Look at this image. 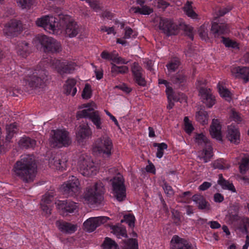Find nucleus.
<instances>
[{
	"instance_id": "1",
	"label": "nucleus",
	"mask_w": 249,
	"mask_h": 249,
	"mask_svg": "<svg viewBox=\"0 0 249 249\" xmlns=\"http://www.w3.org/2000/svg\"><path fill=\"white\" fill-rule=\"evenodd\" d=\"M37 165L33 155H23L17 161V176L26 182L33 181L36 173Z\"/></svg>"
},
{
	"instance_id": "2",
	"label": "nucleus",
	"mask_w": 249,
	"mask_h": 249,
	"mask_svg": "<svg viewBox=\"0 0 249 249\" xmlns=\"http://www.w3.org/2000/svg\"><path fill=\"white\" fill-rule=\"evenodd\" d=\"M104 186L99 181L92 187H87L84 194V198L91 204H100L104 200Z\"/></svg>"
},
{
	"instance_id": "3",
	"label": "nucleus",
	"mask_w": 249,
	"mask_h": 249,
	"mask_svg": "<svg viewBox=\"0 0 249 249\" xmlns=\"http://www.w3.org/2000/svg\"><path fill=\"white\" fill-rule=\"evenodd\" d=\"M60 26L65 29L66 36L70 37L76 36L80 31L77 23L69 16L62 14L58 15Z\"/></svg>"
},
{
	"instance_id": "4",
	"label": "nucleus",
	"mask_w": 249,
	"mask_h": 249,
	"mask_svg": "<svg viewBox=\"0 0 249 249\" xmlns=\"http://www.w3.org/2000/svg\"><path fill=\"white\" fill-rule=\"evenodd\" d=\"M53 135L50 139V143L53 147L68 146L71 142L69 133L66 130H53Z\"/></svg>"
},
{
	"instance_id": "5",
	"label": "nucleus",
	"mask_w": 249,
	"mask_h": 249,
	"mask_svg": "<svg viewBox=\"0 0 249 249\" xmlns=\"http://www.w3.org/2000/svg\"><path fill=\"white\" fill-rule=\"evenodd\" d=\"M46 71H36L24 78L25 86L32 89L40 88L47 80Z\"/></svg>"
},
{
	"instance_id": "6",
	"label": "nucleus",
	"mask_w": 249,
	"mask_h": 249,
	"mask_svg": "<svg viewBox=\"0 0 249 249\" xmlns=\"http://www.w3.org/2000/svg\"><path fill=\"white\" fill-rule=\"evenodd\" d=\"M37 41L41 45L45 53H57L61 51V44L55 39L45 35H38Z\"/></svg>"
},
{
	"instance_id": "7",
	"label": "nucleus",
	"mask_w": 249,
	"mask_h": 249,
	"mask_svg": "<svg viewBox=\"0 0 249 249\" xmlns=\"http://www.w3.org/2000/svg\"><path fill=\"white\" fill-rule=\"evenodd\" d=\"M76 117L77 120L81 118H88L97 129H101L103 128L101 116L98 110L94 109L80 110L77 112Z\"/></svg>"
},
{
	"instance_id": "8",
	"label": "nucleus",
	"mask_w": 249,
	"mask_h": 249,
	"mask_svg": "<svg viewBox=\"0 0 249 249\" xmlns=\"http://www.w3.org/2000/svg\"><path fill=\"white\" fill-rule=\"evenodd\" d=\"M111 181L112 190L114 197L118 201H123L126 198V189L124 179L122 176L115 177L110 180Z\"/></svg>"
},
{
	"instance_id": "9",
	"label": "nucleus",
	"mask_w": 249,
	"mask_h": 249,
	"mask_svg": "<svg viewBox=\"0 0 249 249\" xmlns=\"http://www.w3.org/2000/svg\"><path fill=\"white\" fill-rule=\"evenodd\" d=\"M78 171L84 176L89 177L96 174L97 168L94 163L89 158L84 156L79 157L78 160Z\"/></svg>"
},
{
	"instance_id": "10",
	"label": "nucleus",
	"mask_w": 249,
	"mask_h": 249,
	"mask_svg": "<svg viewBox=\"0 0 249 249\" xmlns=\"http://www.w3.org/2000/svg\"><path fill=\"white\" fill-rule=\"evenodd\" d=\"M58 19L53 16H46L44 17L38 18L36 21V24L39 27L43 28L46 31L54 34L56 30V27L59 22H58Z\"/></svg>"
},
{
	"instance_id": "11",
	"label": "nucleus",
	"mask_w": 249,
	"mask_h": 249,
	"mask_svg": "<svg viewBox=\"0 0 249 249\" xmlns=\"http://www.w3.org/2000/svg\"><path fill=\"white\" fill-rule=\"evenodd\" d=\"M51 67L55 69L57 72L62 75L64 73H71L72 72L76 66L74 62H68L67 61H61L57 59H53L51 62Z\"/></svg>"
},
{
	"instance_id": "12",
	"label": "nucleus",
	"mask_w": 249,
	"mask_h": 249,
	"mask_svg": "<svg viewBox=\"0 0 249 249\" xmlns=\"http://www.w3.org/2000/svg\"><path fill=\"white\" fill-rule=\"evenodd\" d=\"M80 183L78 178L74 176L70 177L69 180L65 182L61 187L62 192L65 195L72 196L78 193Z\"/></svg>"
},
{
	"instance_id": "13",
	"label": "nucleus",
	"mask_w": 249,
	"mask_h": 249,
	"mask_svg": "<svg viewBox=\"0 0 249 249\" xmlns=\"http://www.w3.org/2000/svg\"><path fill=\"white\" fill-rule=\"evenodd\" d=\"M112 148L111 141L108 138L98 139L95 142V146L93 150L99 154H106L107 156L111 155Z\"/></svg>"
},
{
	"instance_id": "14",
	"label": "nucleus",
	"mask_w": 249,
	"mask_h": 249,
	"mask_svg": "<svg viewBox=\"0 0 249 249\" xmlns=\"http://www.w3.org/2000/svg\"><path fill=\"white\" fill-rule=\"evenodd\" d=\"M159 28L168 36L176 35L178 33V26L171 19L160 18Z\"/></svg>"
},
{
	"instance_id": "15",
	"label": "nucleus",
	"mask_w": 249,
	"mask_h": 249,
	"mask_svg": "<svg viewBox=\"0 0 249 249\" xmlns=\"http://www.w3.org/2000/svg\"><path fill=\"white\" fill-rule=\"evenodd\" d=\"M57 208L58 209L60 213L63 216L68 215L69 213H74L78 209L77 204L69 200H58L55 203Z\"/></svg>"
},
{
	"instance_id": "16",
	"label": "nucleus",
	"mask_w": 249,
	"mask_h": 249,
	"mask_svg": "<svg viewBox=\"0 0 249 249\" xmlns=\"http://www.w3.org/2000/svg\"><path fill=\"white\" fill-rule=\"evenodd\" d=\"M109 219L107 216L90 217L83 224L85 230L88 232L93 231L98 227L104 224Z\"/></svg>"
},
{
	"instance_id": "17",
	"label": "nucleus",
	"mask_w": 249,
	"mask_h": 249,
	"mask_svg": "<svg viewBox=\"0 0 249 249\" xmlns=\"http://www.w3.org/2000/svg\"><path fill=\"white\" fill-rule=\"evenodd\" d=\"M211 32L214 37H218L228 34L230 32V26L225 23L213 22L212 23Z\"/></svg>"
},
{
	"instance_id": "18",
	"label": "nucleus",
	"mask_w": 249,
	"mask_h": 249,
	"mask_svg": "<svg viewBox=\"0 0 249 249\" xmlns=\"http://www.w3.org/2000/svg\"><path fill=\"white\" fill-rule=\"evenodd\" d=\"M199 94L201 95L202 101L209 107H212L214 104V100L213 97L210 89L200 87Z\"/></svg>"
},
{
	"instance_id": "19",
	"label": "nucleus",
	"mask_w": 249,
	"mask_h": 249,
	"mask_svg": "<svg viewBox=\"0 0 249 249\" xmlns=\"http://www.w3.org/2000/svg\"><path fill=\"white\" fill-rule=\"evenodd\" d=\"M62 155L55 154L49 159V164L51 167L57 170H63L66 167V160L62 161Z\"/></svg>"
},
{
	"instance_id": "20",
	"label": "nucleus",
	"mask_w": 249,
	"mask_h": 249,
	"mask_svg": "<svg viewBox=\"0 0 249 249\" xmlns=\"http://www.w3.org/2000/svg\"><path fill=\"white\" fill-rule=\"evenodd\" d=\"M240 134L238 128L232 125L228 127L226 138L231 142L235 144H239L240 142Z\"/></svg>"
},
{
	"instance_id": "21",
	"label": "nucleus",
	"mask_w": 249,
	"mask_h": 249,
	"mask_svg": "<svg viewBox=\"0 0 249 249\" xmlns=\"http://www.w3.org/2000/svg\"><path fill=\"white\" fill-rule=\"evenodd\" d=\"M221 129V126L219 121L217 119H213L210 126V133L213 138L219 141L222 140Z\"/></svg>"
},
{
	"instance_id": "22",
	"label": "nucleus",
	"mask_w": 249,
	"mask_h": 249,
	"mask_svg": "<svg viewBox=\"0 0 249 249\" xmlns=\"http://www.w3.org/2000/svg\"><path fill=\"white\" fill-rule=\"evenodd\" d=\"M56 226L62 232L71 234L77 230V226L64 221H56Z\"/></svg>"
},
{
	"instance_id": "23",
	"label": "nucleus",
	"mask_w": 249,
	"mask_h": 249,
	"mask_svg": "<svg viewBox=\"0 0 249 249\" xmlns=\"http://www.w3.org/2000/svg\"><path fill=\"white\" fill-rule=\"evenodd\" d=\"M233 73L235 74V76L239 78L243 79L245 82L249 81V68L246 67H236L232 69Z\"/></svg>"
},
{
	"instance_id": "24",
	"label": "nucleus",
	"mask_w": 249,
	"mask_h": 249,
	"mask_svg": "<svg viewBox=\"0 0 249 249\" xmlns=\"http://www.w3.org/2000/svg\"><path fill=\"white\" fill-rule=\"evenodd\" d=\"M192 200L197 204L198 208L201 210L208 211L211 210L210 203L206 201L203 196L195 195L192 197Z\"/></svg>"
},
{
	"instance_id": "25",
	"label": "nucleus",
	"mask_w": 249,
	"mask_h": 249,
	"mask_svg": "<svg viewBox=\"0 0 249 249\" xmlns=\"http://www.w3.org/2000/svg\"><path fill=\"white\" fill-rule=\"evenodd\" d=\"M18 144L19 147L22 149L34 148L36 144V142L34 139L25 136L19 140Z\"/></svg>"
},
{
	"instance_id": "26",
	"label": "nucleus",
	"mask_w": 249,
	"mask_h": 249,
	"mask_svg": "<svg viewBox=\"0 0 249 249\" xmlns=\"http://www.w3.org/2000/svg\"><path fill=\"white\" fill-rule=\"evenodd\" d=\"M91 133V129L88 124L80 125L76 133V137L78 141H82L84 139L89 138Z\"/></svg>"
},
{
	"instance_id": "27",
	"label": "nucleus",
	"mask_w": 249,
	"mask_h": 249,
	"mask_svg": "<svg viewBox=\"0 0 249 249\" xmlns=\"http://www.w3.org/2000/svg\"><path fill=\"white\" fill-rule=\"evenodd\" d=\"M75 84L76 80L74 79H68L64 86V93L67 95L71 94L74 96L77 92Z\"/></svg>"
},
{
	"instance_id": "28",
	"label": "nucleus",
	"mask_w": 249,
	"mask_h": 249,
	"mask_svg": "<svg viewBox=\"0 0 249 249\" xmlns=\"http://www.w3.org/2000/svg\"><path fill=\"white\" fill-rule=\"evenodd\" d=\"M175 239V243L172 249H192V246L187 241L183 239H178V236H174L171 242Z\"/></svg>"
},
{
	"instance_id": "29",
	"label": "nucleus",
	"mask_w": 249,
	"mask_h": 249,
	"mask_svg": "<svg viewBox=\"0 0 249 249\" xmlns=\"http://www.w3.org/2000/svg\"><path fill=\"white\" fill-rule=\"evenodd\" d=\"M15 32L16 21L13 20L5 25L3 29V33L7 37L11 38L15 36Z\"/></svg>"
},
{
	"instance_id": "30",
	"label": "nucleus",
	"mask_w": 249,
	"mask_h": 249,
	"mask_svg": "<svg viewBox=\"0 0 249 249\" xmlns=\"http://www.w3.org/2000/svg\"><path fill=\"white\" fill-rule=\"evenodd\" d=\"M110 229L112 230L111 232L115 234L118 238H120L121 236L127 237L126 230L124 226L112 225L110 226Z\"/></svg>"
},
{
	"instance_id": "31",
	"label": "nucleus",
	"mask_w": 249,
	"mask_h": 249,
	"mask_svg": "<svg viewBox=\"0 0 249 249\" xmlns=\"http://www.w3.org/2000/svg\"><path fill=\"white\" fill-rule=\"evenodd\" d=\"M218 177V183L221 186L223 189H228L232 192H235L236 190L232 183H231L228 181L225 180L223 178L222 174H219Z\"/></svg>"
},
{
	"instance_id": "32",
	"label": "nucleus",
	"mask_w": 249,
	"mask_h": 249,
	"mask_svg": "<svg viewBox=\"0 0 249 249\" xmlns=\"http://www.w3.org/2000/svg\"><path fill=\"white\" fill-rule=\"evenodd\" d=\"M103 249H119L118 245L115 241L109 237H106L101 245Z\"/></svg>"
},
{
	"instance_id": "33",
	"label": "nucleus",
	"mask_w": 249,
	"mask_h": 249,
	"mask_svg": "<svg viewBox=\"0 0 249 249\" xmlns=\"http://www.w3.org/2000/svg\"><path fill=\"white\" fill-rule=\"evenodd\" d=\"M111 72L113 76H115L118 74H124L128 71V68L125 66H117L111 63Z\"/></svg>"
},
{
	"instance_id": "34",
	"label": "nucleus",
	"mask_w": 249,
	"mask_h": 249,
	"mask_svg": "<svg viewBox=\"0 0 249 249\" xmlns=\"http://www.w3.org/2000/svg\"><path fill=\"white\" fill-rule=\"evenodd\" d=\"M192 2L187 1L186 3L183 7V9L185 13L189 17L192 18H196L197 17V14L193 10L192 6Z\"/></svg>"
},
{
	"instance_id": "35",
	"label": "nucleus",
	"mask_w": 249,
	"mask_h": 249,
	"mask_svg": "<svg viewBox=\"0 0 249 249\" xmlns=\"http://www.w3.org/2000/svg\"><path fill=\"white\" fill-rule=\"evenodd\" d=\"M28 44L26 42H22L18 44V53L22 57L25 58L29 54Z\"/></svg>"
},
{
	"instance_id": "36",
	"label": "nucleus",
	"mask_w": 249,
	"mask_h": 249,
	"mask_svg": "<svg viewBox=\"0 0 249 249\" xmlns=\"http://www.w3.org/2000/svg\"><path fill=\"white\" fill-rule=\"evenodd\" d=\"M196 120L203 125L208 123V113L204 110L201 109L198 111L196 113Z\"/></svg>"
},
{
	"instance_id": "37",
	"label": "nucleus",
	"mask_w": 249,
	"mask_h": 249,
	"mask_svg": "<svg viewBox=\"0 0 249 249\" xmlns=\"http://www.w3.org/2000/svg\"><path fill=\"white\" fill-rule=\"evenodd\" d=\"M179 29L183 30L185 35L187 36L192 40H193V28L192 26L184 23H180L178 26V30Z\"/></svg>"
},
{
	"instance_id": "38",
	"label": "nucleus",
	"mask_w": 249,
	"mask_h": 249,
	"mask_svg": "<svg viewBox=\"0 0 249 249\" xmlns=\"http://www.w3.org/2000/svg\"><path fill=\"white\" fill-rule=\"evenodd\" d=\"M202 155V156L201 157H198L199 159L203 160L204 162H207L213 156L212 147L209 146L208 148L203 149Z\"/></svg>"
},
{
	"instance_id": "39",
	"label": "nucleus",
	"mask_w": 249,
	"mask_h": 249,
	"mask_svg": "<svg viewBox=\"0 0 249 249\" xmlns=\"http://www.w3.org/2000/svg\"><path fill=\"white\" fill-rule=\"evenodd\" d=\"M217 88L221 96L224 98L226 100L230 102L231 100V93L230 90L223 86H221L219 84H218Z\"/></svg>"
},
{
	"instance_id": "40",
	"label": "nucleus",
	"mask_w": 249,
	"mask_h": 249,
	"mask_svg": "<svg viewBox=\"0 0 249 249\" xmlns=\"http://www.w3.org/2000/svg\"><path fill=\"white\" fill-rule=\"evenodd\" d=\"M142 8L139 7H132L131 10L135 13H139L143 15H149L153 12V10L146 5H141Z\"/></svg>"
},
{
	"instance_id": "41",
	"label": "nucleus",
	"mask_w": 249,
	"mask_h": 249,
	"mask_svg": "<svg viewBox=\"0 0 249 249\" xmlns=\"http://www.w3.org/2000/svg\"><path fill=\"white\" fill-rule=\"evenodd\" d=\"M122 249H138V244L136 239L129 238L124 242Z\"/></svg>"
},
{
	"instance_id": "42",
	"label": "nucleus",
	"mask_w": 249,
	"mask_h": 249,
	"mask_svg": "<svg viewBox=\"0 0 249 249\" xmlns=\"http://www.w3.org/2000/svg\"><path fill=\"white\" fill-rule=\"evenodd\" d=\"M171 80L174 84L179 86L186 80V77L182 73H177L172 77Z\"/></svg>"
},
{
	"instance_id": "43",
	"label": "nucleus",
	"mask_w": 249,
	"mask_h": 249,
	"mask_svg": "<svg viewBox=\"0 0 249 249\" xmlns=\"http://www.w3.org/2000/svg\"><path fill=\"white\" fill-rule=\"evenodd\" d=\"M180 61L178 59H175L171 60L166 65L169 72L175 71L180 65Z\"/></svg>"
},
{
	"instance_id": "44",
	"label": "nucleus",
	"mask_w": 249,
	"mask_h": 249,
	"mask_svg": "<svg viewBox=\"0 0 249 249\" xmlns=\"http://www.w3.org/2000/svg\"><path fill=\"white\" fill-rule=\"evenodd\" d=\"M154 147H157V152L156 153V156L157 158L160 159L163 155V150L167 149L168 146L164 142L159 143L154 142L153 143Z\"/></svg>"
},
{
	"instance_id": "45",
	"label": "nucleus",
	"mask_w": 249,
	"mask_h": 249,
	"mask_svg": "<svg viewBox=\"0 0 249 249\" xmlns=\"http://www.w3.org/2000/svg\"><path fill=\"white\" fill-rule=\"evenodd\" d=\"M17 2L21 9H29L33 5L34 0H17Z\"/></svg>"
},
{
	"instance_id": "46",
	"label": "nucleus",
	"mask_w": 249,
	"mask_h": 249,
	"mask_svg": "<svg viewBox=\"0 0 249 249\" xmlns=\"http://www.w3.org/2000/svg\"><path fill=\"white\" fill-rule=\"evenodd\" d=\"M213 166L214 168L219 169H228L230 167V165L225 163V160L223 159H220L215 160L213 163Z\"/></svg>"
},
{
	"instance_id": "47",
	"label": "nucleus",
	"mask_w": 249,
	"mask_h": 249,
	"mask_svg": "<svg viewBox=\"0 0 249 249\" xmlns=\"http://www.w3.org/2000/svg\"><path fill=\"white\" fill-rule=\"evenodd\" d=\"M198 34L201 38L207 41L209 40L207 27L205 25L201 26L198 30Z\"/></svg>"
},
{
	"instance_id": "48",
	"label": "nucleus",
	"mask_w": 249,
	"mask_h": 249,
	"mask_svg": "<svg viewBox=\"0 0 249 249\" xmlns=\"http://www.w3.org/2000/svg\"><path fill=\"white\" fill-rule=\"evenodd\" d=\"M166 94L167 95L168 99H170L175 102H178L179 101V98L178 95L176 94L173 91V89L171 87H167L166 90Z\"/></svg>"
},
{
	"instance_id": "49",
	"label": "nucleus",
	"mask_w": 249,
	"mask_h": 249,
	"mask_svg": "<svg viewBox=\"0 0 249 249\" xmlns=\"http://www.w3.org/2000/svg\"><path fill=\"white\" fill-rule=\"evenodd\" d=\"M133 77L142 74V69L138 63L134 62L131 67Z\"/></svg>"
},
{
	"instance_id": "50",
	"label": "nucleus",
	"mask_w": 249,
	"mask_h": 249,
	"mask_svg": "<svg viewBox=\"0 0 249 249\" xmlns=\"http://www.w3.org/2000/svg\"><path fill=\"white\" fill-rule=\"evenodd\" d=\"M124 220L128 224L130 228H133L135 226V218L133 215L131 214H125L124 216Z\"/></svg>"
},
{
	"instance_id": "51",
	"label": "nucleus",
	"mask_w": 249,
	"mask_h": 249,
	"mask_svg": "<svg viewBox=\"0 0 249 249\" xmlns=\"http://www.w3.org/2000/svg\"><path fill=\"white\" fill-rule=\"evenodd\" d=\"M249 159L245 158L242 159V163L239 166L240 171L242 174H245L249 169Z\"/></svg>"
},
{
	"instance_id": "52",
	"label": "nucleus",
	"mask_w": 249,
	"mask_h": 249,
	"mask_svg": "<svg viewBox=\"0 0 249 249\" xmlns=\"http://www.w3.org/2000/svg\"><path fill=\"white\" fill-rule=\"evenodd\" d=\"M91 96V90L90 86L87 84L82 91V97L83 99H88Z\"/></svg>"
},
{
	"instance_id": "53",
	"label": "nucleus",
	"mask_w": 249,
	"mask_h": 249,
	"mask_svg": "<svg viewBox=\"0 0 249 249\" xmlns=\"http://www.w3.org/2000/svg\"><path fill=\"white\" fill-rule=\"evenodd\" d=\"M16 125L14 124L7 125L6 127V131L7 135L6 136V140L9 141L14 136L15 134Z\"/></svg>"
},
{
	"instance_id": "54",
	"label": "nucleus",
	"mask_w": 249,
	"mask_h": 249,
	"mask_svg": "<svg viewBox=\"0 0 249 249\" xmlns=\"http://www.w3.org/2000/svg\"><path fill=\"white\" fill-rule=\"evenodd\" d=\"M184 129L186 133L190 134L194 130V127L191 123L188 117H185L184 118Z\"/></svg>"
},
{
	"instance_id": "55",
	"label": "nucleus",
	"mask_w": 249,
	"mask_h": 249,
	"mask_svg": "<svg viewBox=\"0 0 249 249\" xmlns=\"http://www.w3.org/2000/svg\"><path fill=\"white\" fill-rule=\"evenodd\" d=\"M195 141L198 144H202L203 143H207L208 142V140L207 137L202 133L196 135Z\"/></svg>"
},
{
	"instance_id": "56",
	"label": "nucleus",
	"mask_w": 249,
	"mask_h": 249,
	"mask_svg": "<svg viewBox=\"0 0 249 249\" xmlns=\"http://www.w3.org/2000/svg\"><path fill=\"white\" fill-rule=\"evenodd\" d=\"M172 218L174 220V223L178 225L179 224L180 221V217L179 212L175 209H173L171 211Z\"/></svg>"
},
{
	"instance_id": "57",
	"label": "nucleus",
	"mask_w": 249,
	"mask_h": 249,
	"mask_svg": "<svg viewBox=\"0 0 249 249\" xmlns=\"http://www.w3.org/2000/svg\"><path fill=\"white\" fill-rule=\"evenodd\" d=\"M134 80L140 86L144 87L146 85V82L142 74L134 77Z\"/></svg>"
},
{
	"instance_id": "58",
	"label": "nucleus",
	"mask_w": 249,
	"mask_h": 249,
	"mask_svg": "<svg viewBox=\"0 0 249 249\" xmlns=\"http://www.w3.org/2000/svg\"><path fill=\"white\" fill-rule=\"evenodd\" d=\"M222 42L225 44L226 47L236 48L237 46L236 42H233L229 38L222 37Z\"/></svg>"
},
{
	"instance_id": "59",
	"label": "nucleus",
	"mask_w": 249,
	"mask_h": 249,
	"mask_svg": "<svg viewBox=\"0 0 249 249\" xmlns=\"http://www.w3.org/2000/svg\"><path fill=\"white\" fill-rule=\"evenodd\" d=\"M53 199V196L50 194H46L44 196H43L41 202L45 204H49L52 201Z\"/></svg>"
},
{
	"instance_id": "60",
	"label": "nucleus",
	"mask_w": 249,
	"mask_h": 249,
	"mask_svg": "<svg viewBox=\"0 0 249 249\" xmlns=\"http://www.w3.org/2000/svg\"><path fill=\"white\" fill-rule=\"evenodd\" d=\"M41 208L42 210L45 213L47 216H49L51 213V209L48 204H45L43 203H40Z\"/></svg>"
},
{
	"instance_id": "61",
	"label": "nucleus",
	"mask_w": 249,
	"mask_h": 249,
	"mask_svg": "<svg viewBox=\"0 0 249 249\" xmlns=\"http://www.w3.org/2000/svg\"><path fill=\"white\" fill-rule=\"evenodd\" d=\"M26 28L25 25H23L21 21H17V35L20 33Z\"/></svg>"
},
{
	"instance_id": "62",
	"label": "nucleus",
	"mask_w": 249,
	"mask_h": 249,
	"mask_svg": "<svg viewBox=\"0 0 249 249\" xmlns=\"http://www.w3.org/2000/svg\"><path fill=\"white\" fill-rule=\"evenodd\" d=\"M134 33L133 30L129 27H126L125 28V34L124 38H129L131 37V35Z\"/></svg>"
},
{
	"instance_id": "63",
	"label": "nucleus",
	"mask_w": 249,
	"mask_h": 249,
	"mask_svg": "<svg viewBox=\"0 0 249 249\" xmlns=\"http://www.w3.org/2000/svg\"><path fill=\"white\" fill-rule=\"evenodd\" d=\"M214 200L216 202H221L224 200V196L220 193H216L214 195Z\"/></svg>"
},
{
	"instance_id": "64",
	"label": "nucleus",
	"mask_w": 249,
	"mask_h": 249,
	"mask_svg": "<svg viewBox=\"0 0 249 249\" xmlns=\"http://www.w3.org/2000/svg\"><path fill=\"white\" fill-rule=\"evenodd\" d=\"M211 183L209 182H204L199 187V189L201 191H205L211 186Z\"/></svg>"
}]
</instances>
